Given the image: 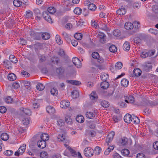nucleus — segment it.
Listing matches in <instances>:
<instances>
[{
    "mask_svg": "<svg viewBox=\"0 0 158 158\" xmlns=\"http://www.w3.org/2000/svg\"><path fill=\"white\" fill-rule=\"evenodd\" d=\"M85 156L87 157H90L92 156L94 153V151L90 147L86 148L84 151Z\"/></svg>",
    "mask_w": 158,
    "mask_h": 158,
    "instance_id": "1",
    "label": "nucleus"
},
{
    "mask_svg": "<svg viewBox=\"0 0 158 158\" xmlns=\"http://www.w3.org/2000/svg\"><path fill=\"white\" fill-rule=\"evenodd\" d=\"M26 148V145L23 144L20 147L17 151L15 152V156H19L20 155H22L25 152Z\"/></svg>",
    "mask_w": 158,
    "mask_h": 158,
    "instance_id": "2",
    "label": "nucleus"
},
{
    "mask_svg": "<svg viewBox=\"0 0 158 158\" xmlns=\"http://www.w3.org/2000/svg\"><path fill=\"white\" fill-rule=\"evenodd\" d=\"M152 67L151 63H145L142 65L143 70L146 72L150 71L152 69Z\"/></svg>",
    "mask_w": 158,
    "mask_h": 158,
    "instance_id": "3",
    "label": "nucleus"
},
{
    "mask_svg": "<svg viewBox=\"0 0 158 158\" xmlns=\"http://www.w3.org/2000/svg\"><path fill=\"white\" fill-rule=\"evenodd\" d=\"M42 15L43 18L46 21L49 23H52V19L50 16L49 15L48 13V11H44Z\"/></svg>",
    "mask_w": 158,
    "mask_h": 158,
    "instance_id": "4",
    "label": "nucleus"
},
{
    "mask_svg": "<svg viewBox=\"0 0 158 158\" xmlns=\"http://www.w3.org/2000/svg\"><path fill=\"white\" fill-rule=\"evenodd\" d=\"M72 61L74 64L77 68H80L81 66V63L80 60L77 57H74L73 58Z\"/></svg>",
    "mask_w": 158,
    "mask_h": 158,
    "instance_id": "5",
    "label": "nucleus"
},
{
    "mask_svg": "<svg viewBox=\"0 0 158 158\" xmlns=\"http://www.w3.org/2000/svg\"><path fill=\"white\" fill-rule=\"evenodd\" d=\"M114 135V132L112 131L110 132L107 136L106 140V142L107 143L111 142L112 140Z\"/></svg>",
    "mask_w": 158,
    "mask_h": 158,
    "instance_id": "6",
    "label": "nucleus"
},
{
    "mask_svg": "<svg viewBox=\"0 0 158 158\" xmlns=\"http://www.w3.org/2000/svg\"><path fill=\"white\" fill-rule=\"evenodd\" d=\"M70 105V102L68 100H63L60 103V106L62 108H66Z\"/></svg>",
    "mask_w": 158,
    "mask_h": 158,
    "instance_id": "7",
    "label": "nucleus"
},
{
    "mask_svg": "<svg viewBox=\"0 0 158 158\" xmlns=\"http://www.w3.org/2000/svg\"><path fill=\"white\" fill-rule=\"evenodd\" d=\"M62 35L66 42L69 43L71 41V35L65 32L62 33Z\"/></svg>",
    "mask_w": 158,
    "mask_h": 158,
    "instance_id": "8",
    "label": "nucleus"
},
{
    "mask_svg": "<svg viewBox=\"0 0 158 158\" xmlns=\"http://www.w3.org/2000/svg\"><path fill=\"white\" fill-rule=\"evenodd\" d=\"M132 115L129 114H126L124 117V120L125 122L127 123H130L132 121Z\"/></svg>",
    "mask_w": 158,
    "mask_h": 158,
    "instance_id": "9",
    "label": "nucleus"
},
{
    "mask_svg": "<svg viewBox=\"0 0 158 158\" xmlns=\"http://www.w3.org/2000/svg\"><path fill=\"white\" fill-rule=\"evenodd\" d=\"M30 35L34 38L35 39L37 40H39L40 39V33H39L35 32L34 31H30Z\"/></svg>",
    "mask_w": 158,
    "mask_h": 158,
    "instance_id": "10",
    "label": "nucleus"
},
{
    "mask_svg": "<svg viewBox=\"0 0 158 158\" xmlns=\"http://www.w3.org/2000/svg\"><path fill=\"white\" fill-rule=\"evenodd\" d=\"M38 147L40 148H44L46 146V143L44 141L40 140L37 142Z\"/></svg>",
    "mask_w": 158,
    "mask_h": 158,
    "instance_id": "11",
    "label": "nucleus"
},
{
    "mask_svg": "<svg viewBox=\"0 0 158 158\" xmlns=\"http://www.w3.org/2000/svg\"><path fill=\"white\" fill-rule=\"evenodd\" d=\"M46 111L51 114H53L55 113V109L52 106H48L46 107Z\"/></svg>",
    "mask_w": 158,
    "mask_h": 158,
    "instance_id": "12",
    "label": "nucleus"
},
{
    "mask_svg": "<svg viewBox=\"0 0 158 158\" xmlns=\"http://www.w3.org/2000/svg\"><path fill=\"white\" fill-rule=\"evenodd\" d=\"M124 27L127 30H131L133 28L134 25L131 22H127L125 23Z\"/></svg>",
    "mask_w": 158,
    "mask_h": 158,
    "instance_id": "13",
    "label": "nucleus"
},
{
    "mask_svg": "<svg viewBox=\"0 0 158 158\" xmlns=\"http://www.w3.org/2000/svg\"><path fill=\"white\" fill-rule=\"evenodd\" d=\"M131 122L133 123L137 124L140 122L139 118L134 115L132 114Z\"/></svg>",
    "mask_w": 158,
    "mask_h": 158,
    "instance_id": "14",
    "label": "nucleus"
},
{
    "mask_svg": "<svg viewBox=\"0 0 158 158\" xmlns=\"http://www.w3.org/2000/svg\"><path fill=\"white\" fill-rule=\"evenodd\" d=\"M64 71L65 69L64 68L60 67L56 69V72L57 74L61 75L63 74Z\"/></svg>",
    "mask_w": 158,
    "mask_h": 158,
    "instance_id": "15",
    "label": "nucleus"
},
{
    "mask_svg": "<svg viewBox=\"0 0 158 158\" xmlns=\"http://www.w3.org/2000/svg\"><path fill=\"white\" fill-rule=\"evenodd\" d=\"M20 110L26 115H31V112L30 109L24 108H21L20 109Z\"/></svg>",
    "mask_w": 158,
    "mask_h": 158,
    "instance_id": "16",
    "label": "nucleus"
},
{
    "mask_svg": "<svg viewBox=\"0 0 158 158\" xmlns=\"http://www.w3.org/2000/svg\"><path fill=\"white\" fill-rule=\"evenodd\" d=\"M126 13V10L123 7H121L117 11V13L120 15H124Z\"/></svg>",
    "mask_w": 158,
    "mask_h": 158,
    "instance_id": "17",
    "label": "nucleus"
},
{
    "mask_svg": "<svg viewBox=\"0 0 158 158\" xmlns=\"http://www.w3.org/2000/svg\"><path fill=\"white\" fill-rule=\"evenodd\" d=\"M142 71L139 68L134 69L133 71V73L136 76H139L141 74Z\"/></svg>",
    "mask_w": 158,
    "mask_h": 158,
    "instance_id": "18",
    "label": "nucleus"
},
{
    "mask_svg": "<svg viewBox=\"0 0 158 158\" xmlns=\"http://www.w3.org/2000/svg\"><path fill=\"white\" fill-rule=\"evenodd\" d=\"M123 49L125 51H129L130 48V43L128 42H126L123 44Z\"/></svg>",
    "mask_w": 158,
    "mask_h": 158,
    "instance_id": "19",
    "label": "nucleus"
},
{
    "mask_svg": "<svg viewBox=\"0 0 158 158\" xmlns=\"http://www.w3.org/2000/svg\"><path fill=\"white\" fill-rule=\"evenodd\" d=\"M65 122L68 124H72L73 123L71 117L69 115H67L65 117Z\"/></svg>",
    "mask_w": 158,
    "mask_h": 158,
    "instance_id": "20",
    "label": "nucleus"
},
{
    "mask_svg": "<svg viewBox=\"0 0 158 158\" xmlns=\"http://www.w3.org/2000/svg\"><path fill=\"white\" fill-rule=\"evenodd\" d=\"M109 84L108 82L106 81H103L101 84V87L104 89H107L109 86Z\"/></svg>",
    "mask_w": 158,
    "mask_h": 158,
    "instance_id": "21",
    "label": "nucleus"
},
{
    "mask_svg": "<svg viewBox=\"0 0 158 158\" xmlns=\"http://www.w3.org/2000/svg\"><path fill=\"white\" fill-rule=\"evenodd\" d=\"M8 80L10 81H14L16 79V75L13 73L9 74L8 76Z\"/></svg>",
    "mask_w": 158,
    "mask_h": 158,
    "instance_id": "22",
    "label": "nucleus"
},
{
    "mask_svg": "<svg viewBox=\"0 0 158 158\" xmlns=\"http://www.w3.org/2000/svg\"><path fill=\"white\" fill-rule=\"evenodd\" d=\"M129 83V81L127 79L125 78L123 79L121 81L122 85L125 87H127L128 86Z\"/></svg>",
    "mask_w": 158,
    "mask_h": 158,
    "instance_id": "23",
    "label": "nucleus"
},
{
    "mask_svg": "<svg viewBox=\"0 0 158 158\" xmlns=\"http://www.w3.org/2000/svg\"><path fill=\"white\" fill-rule=\"evenodd\" d=\"M9 136L8 134L6 133H2L1 135V138L4 141H6L8 139Z\"/></svg>",
    "mask_w": 158,
    "mask_h": 158,
    "instance_id": "24",
    "label": "nucleus"
},
{
    "mask_svg": "<svg viewBox=\"0 0 158 158\" xmlns=\"http://www.w3.org/2000/svg\"><path fill=\"white\" fill-rule=\"evenodd\" d=\"M76 121L79 123H81L84 122V117L81 115H77L76 118Z\"/></svg>",
    "mask_w": 158,
    "mask_h": 158,
    "instance_id": "25",
    "label": "nucleus"
},
{
    "mask_svg": "<svg viewBox=\"0 0 158 158\" xmlns=\"http://www.w3.org/2000/svg\"><path fill=\"white\" fill-rule=\"evenodd\" d=\"M41 140L46 142L49 139L48 135L46 134H42L40 136Z\"/></svg>",
    "mask_w": 158,
    "mask_h": 158,
    "instance_id": "26",
    "label": "nucleus"
},
{
    "mask_svg": "<svg viewBox=\"0 0 158 158\" xmlns=\"http://www.w3.org/2000/svg\"><path fill=\"white\" fill-rule=\"evenodd\" d=\"M125 101L127 103H133L134 101V98L133 96H129L127 98V99L126 98Z\"/></svg>",
    "mask_w": 158,
    "mask_h": 158,
    "instance_id": "27",
    "label": "nucleus"
},
{
    "mask_svg": "<svg viewBox=\"0 0 158 158\" xmlns=\"http://www.w3.org/2000/svg\"><path fill=\"white\" fill-rule=\"evenodd\" d=\"M109 75L106 73H102L100 76L101 79L103 81H106Z\"/></svg>",
    "mask_w": 158,
    "mask_h": 158,
    "instance_id": "28",
    "label": "nucleus"
},
{
    "mask_svg": "<svg viewBox=\"0 0 158 158\" xmlns=\"http://www.w3.org/2000/svg\"><path fill=\"white\" fill-rule=\"evenodd\" d=\"M47 11H48V13L53 14L55 13L56 11V10L53 6H50L47 9Z\"/></svg>",
    "mask_w": 158,
    "mask_h": 158,
    "instance_id": "29",
    "label": "nucleus"
},
{
    "mask_svg": "<svg viewBox=\"0 0 158 158\" xmlns=\"http://www.w3.org/2000/svg\"><path fill=\"white\" fill-rule=\"evenodd\" d=\"M55 39L56 42L59 45H60L63 44V41L61 40L60 37L59 35H56Z\"/></svg>",
    "mask_w": 158,
    "mask_h": 158,
    "instance_id": "30",
    "label": "nucleus"
},
{
    "mask_svg": "<svg viewBox=\"0 0 158 158\" xmlns=\"http://www.w3.org/2000/svg\"><path fill=\"white\" fill-rule=\"evenodd\" d=\"M95 113L94 112V113L91 112H87L86 114V117L88 118L92 119L95 116Z\"/></svg>",
    "mask_w": 158,
    "mask_h": 158,
    "instance_id": "31",
    "label": "nucleus"
},
{
    "mask_svg": "<svg viewBox=\"0 0 158 158\" xmlns=\"http://www.w3.org/2000/svg\"><path fill=\"white\" fill-rule=\"evenodd\" d=\"M88 9L92 11H95L97 8L96 5L93 3H91L89 4V5L88 6Z\"/></svg>",
    "mask_w": 158,
    "mask_h": 158,
    "instance_id": "32",
    "label": "nucleus"
},
{
    "mask_svg": "<svg viewBox=\"0 0 158 158\" xmlns=\"http://www.w3.org/2000/svg\"><path fill=\"white\" fill-rule=\"evenodd\" d=\"M42 37L43 40H47L49 39L50 38V36L48 33L45 32L42 35Z\"/></svg>",
    "mask_w": 158,
    "mask_h": 158,
    "instance_id": "33",
    "label": "nucleus"
},
{
    "mask_svg": "<svg viewBox=\"0 0 158 158\" xmlns=\"http://www.w3.org/2000/svg\"><path fill=\"white\" fill-rule=\"evenodd\" d=\"M79 95V92L76 90H74L72 92L71 96L73 98H77Z\"/></svg>",
    "mask_w": 158,
    "mask_h": 158,
    "instance_id": "34",
    "label": "nucleus"
},
{
    "mask_svg": "<svg viewBox=\"0 0 158 158\" xmlns=\"http://www.w3.org/2000/svg\"><path fill=\"white\" fill-rule=\"evenodd\" d=\"M22 122L24 125H27L29 123V119L28 118H24L22 120Z\"/></svg>",
    "mask_w": 158,
    "mask_h": 158,
    "instance_id": "35",
    "label": "nucleus"
},
{
    "mask_svg": "<svg viewBox=\"0 0 158 158\" xmlns=\"http://www.w3.org/2000/svg\"><path fill=\"white\" fill-rule=\"evenodd\" d=\"M9 59L13 63H16L18 61L17 58L12 55H10Z\"/></svg>",
    "mask_w": 158,
    "mask_h": 158,
    "instance_id": "36",
    "label": "nucleus"
},
{
    "mask_svg": "<svg viewBox=\"0 0 158 158\" xmlns=\"http://www.w3.org/2000/svg\"><path fill=\"white\" fill-rule=\"evenodd\" d=\"M94 151L95 154L99 155L101 152L102 149L99 146H96L95 148Z\"/></svg>",
    "mask_w": 158,
    "mask_h": 158,
    "instance_id": "37",
    "label": "nucleus"
},
{
    "mask_svg": "<svg viewBox=\"0 0 158 158\" xmlns=\"http://www.w3.org/2000/svg\"><path fill=\"white\" fill-rule=\"evenodd\" d=\"M98 97L96 94V92L94 91H93L91 94L90 95V98L91 100H94L97 98Z\"/></svg>",
    "mask_w": 158,
    "mask_h": 158,
    "instance_id": "38",
    "label": "nucleus"
},
{
    "mask_svg": "<svg viewBox=\"0 0 158 158\" xmlns=\"http://www.w3.org/2000/svg\"><path fill=\"white\" fill-rule=\"evenodd\" d=\"M68 82L72 85H79L81 84L79 81L74 80H68Z\"/></svg>",
    "mask_w": 158,
    "mask_h": 158,
    "instance_id": "39",
    "label": "nucleus"
},
{
    "mask_svg": "<svg viewBox=\"0 0 158 158\" xmlns=\"http://www.w3.org/2000/svg\"><path fill=\"white\" fill-rule=\"evenodd\" d=\"M109 50L110 52L114 53L117 52V49L114 45H112L109 48Z\"/></svg>",
    "mask_w": 158,
    "mask_h": 158,
    "instance_id": "40",
    "label": "nucleus"
},
{
    "mask_svg": "<svg viewBox=\"0 0 158 158\" xmlns=\"http://www.w3.org/2000/svg\"><path fill=\"white\" fill-rule=\"evenodd\" d=\"M140 105L144 106H149V100L147 99L143 100L140 103Z\"/></svg>",
    "mask_w": 158,
    "mask_h": 158,
    "instance_id": "41",
    "label": "nucleus"
},
{
    "mask_svg": "<svg viewBox=\"0 0 158 158\" xmlns=\"http://www.w3.org/2000/svg\"><path fill=\"white\" fill-rule=\"evenodd\" d=\"M122 63L121 62H118L115 64V68L116 69H120L122 68Z\"/></svg>",
    "mask_w": 158,
    "mask_h": 158,
    "instance_id": "42",
    "label": "nucleus"
},
{
    "mask_svg": "<svg viewBox=\"0 0 158 158\" xmlns=\"http://www.w3.org/2000/svg\"><path fill=\"white\" fill-rule=\"evenodd\" d=\"M101 105L104 107L107 108L108 107L109 105V102L105 100L102 101L101 103Z\"/></svg>",
    "mask_w": 158,
    "mask_h": 158,
    "instance_id": "43",
    "label": "nucleus"
},
{
    "mask_svg": "<svg viewBox=\"0 0 158 158\" xmlns=\"http://www.w3.org/2000/svg\"><path fill=\"white\" fill-rule=\"evenodd\" d=\"M13 3L14 5L17 7L20 6L22 4V2L19 0H14L13 2Z\"/></svg>",
    "mask_w": 158,
    "mask_h": 158,
    "instance_id": "44",
    "label": "nucleus"
},
{
    "mask_svg": "<svg viewBox=\"0 0 158 158\" xmlns=\"http://www.w3.org/2000/svg\"><path fill=\"white\" fill-rule=\"evenodd\" d=\"M51 94L53 95L56 96L58 94V91L56 88H53L51 89L50 91Z\"/></svg>",
    "mask_w": 158,
    "mask_h": 158,
    "instance_id": "45",
    "label": "nucleus"
},
{
    "mask_svg": "<svg viewBox=\"0 0 158 158\" xmlns=\"http://www.w3.org/2000/svg\"><path fill=\"white\" fill-rule=\"evenodd\" d=\"M40 156L41 158H48V156L47 152L43 151L40 153Z\"/></svg>",
    "mask_w": 158,
    "mask_h": 158,
    "instance_id": "46",
    "label": "nucleus"
},
{
    "mask_svg": "<svg viewBox=\"0 0 158 158\" xmlns=\"http://www.w3.org/2000/svg\"><path fill=\"white\" fill-rule=\"evenodd\" d=\"M82 10L79 7H76L74 10L73 12L74 13L77 15H79L81 13Z\"/></svg>",
    "mask_w": 158,
    "mask_h": 158,
    "instance_id": "47",
    "label": "nucleus"
},
{
    "mask_svg": "<svg viewBox=\"0 0 158 158\" xmlns=\"http://www.w3.org/2000/svg\"><path fill=\"white\" fill-rule=\"evenodd\" d=\"M44 86L42 83L38 84L36 85V88L39 90H42L44 89Z\"/></svg>",
    "mask_w": 158,
    "mask_h": 158,
    "instance_id": "48",
    "label": "nucleus"
},
{
    "mask_svg": "<svg viewBox=\"0 0 158 158\" xmlns=\"http://www.w3.org/2000/svg\"><path fill=\"white\" fill-rule=\"evenodd\" d=\"M121 152L122 155L124 156H127L130 153L129 150L127 149H124L122 150Z\"/></svg>",
    "mask_w": 158,
    "mask_h": 158,
    "instance_id": "49",
    "label": "nucleus"
},
{
    "mask_svg": "<svg viewBox=\"0 0 158 158\" xmlns=\"http://www.w3.org/2000/svg\"><path fill=\"white\" fill-rule=\"evenodd\" d=\"M74 38L78 40H80L82 38V34L80 33H76L74 35Z\"/></svg>",
    "mask_w": 158,
    "mask_h": 158,
    "instance_id": "50",
    "label": "nucleus"
},
{
    "mask_svg": "<svg viewBox=\"0 0 158 158\" xmlns=\"http://www.w3.org/2000/svg\"><path fill=\"white\" fill-rule=\"evenodd\" d=\"M51 60L54 64H57L59 61V59L57 57H54L52 58Z\"/></svg>",
    "mask_w": 158,
    "mask_h": 158,
    "instance_id": "51",
    "label": "nucleus"
},
{
    "mask_svg": "<svg viewBox=\"0 0 158 158\" xmlns=\"http://www.w3.org/2000/svg\"><path fill=\"white\" fill-rule=\"evenodd\" d=\"M5 101L7 103H11L13 101V98L10 96H8L5 98Z\"/></svg>",
    "mask_w": 158,
    "mask_h": 158,
    "instance_id": "52",
    "label": "nucleus"
},
{
    "mask_svg": "<svg viewBox=\"0 0 158 158\" xmlns=\"http://www.w3.org/2000/svg\"><path fill=\"white\" fill-rule=\"evenodd\" d=\"M57 138L59 141H63L65 140V138L63 134L59 135L57 137Z\"/></svg>",
    "mask_w": 158,
    "mask_h": 158,
    "instance_id": "53",
    "label": "nucleus"
},
{
    "mask_svg": "<svg viewBox=\"0 0 158 158\" xmlns=\"http://www.w3.org/2000/svg\"><path fill=\"white\" fill-rule=\"evenodd\" d=\"M113 34L115 36H118L121 35V32L119 30H115L113 31Z\"/></svg>",
    "mask_w": 158,
    "mask_h": 158,
    "instance_id": "54",
    "label": "nucleus"
},
{
    "mask_svg": "<svg viewBox=\"0 0 158 158\" xmlns=\"http://www.w3.org/2000/svg\"><path fill=\"white\" fill-rule=\"evenodd\" d=\"M26 13V17L28 18H31L33 16L32 12L30 10H28L27 11Z\"/></svg>",
    "mask_w": 158,
    "mask_h": 158,
    "instance_id": "55",
    "label": "nucleus"
},
{
    "mask_svg": "<svg viewBox=\"0 0 158 158\" xmlns=\"http://www.w3.org/2000/svg\"><path fill=\"white\" fill-rule=\"evenodd\" d=\"M92 56L95 59H97L100 56L98 53L97 52H93L92 53Z\"/></svg>",
    "mask_w": 158,
    "mask_h": 158,
    "instance_id": "56",
    "label": "nucleus"
},
{
    "mask_svg": "<svg viewBox=\"0 0 158 158\" xmlns=\"http://www.w3.org/2000/svg\"><path fill=\"white\" fill-rule=\"evenodd\" d=\"M140 56L141 57L143 58H145L146 57L148 56V52L143 51V52L141 54Z\"/></svg>",
    "mask_w": 158,
    "mask_h": 158,
    "instance_id": "57",
    "label": "nucleus"
},
{
    "mask_svg": "<svg viewBox=\"0 0 158 158\" xmlns=\"http://www.w3.org/2000/svg\"><path fill=\"white\" fill-rule=\"evenodd\" d=\"M127 138L123 137L122 139V141L121 142V144L123 145H125L127 144Z\"/></svg>",
    "mask_w": 158,
    "mask_h": 158,
    "instance_id": "58",
    "label": "nucleus"
},
{
    "mask_svg": "<svg viewBox=\"0 0 158 158\" xmlns=\"http://www.w3.org/2000/svg\"><path fill=\"white\" fill-rule=\"evenodd\" d=\"M98 36L99 39H100L102 38H106V35L103 33L102 32H99L98 33Z\"/></svg>",
    "mask_w": 158,
    "mask_h": 158,
    "instance_id": "59",
    "label": "nucleus"
},
{
    "mask_svg": "<svg viewBox=\"0 0 158 158\" xmlns=\"http://www.w3.org/2000/svg\"><path fill=\"white\" fill-rule=\"evenodd\" d=\"M57 124L58 125L60 126H63L64 124V122L63 119H59L57 121Z\"/></svg>",
    "mask_w": 158,
    "mask_h": 158,
    "instance_id": "60",
    "label": "nucleus"
},
{
    "mask_svg": "<svg viewBox=\"0 0 158 158\" xmlns=\"http://www.w3.org/2000/svg\"><path fill=\"white\" fill-rule=\"evenodd\" d=\"M134 25L135 28L136 29H138L140 27V24L139 22H135L134 23Z\"/></svg>",
    "mask_w": 158,
    "mask_h": 158,
    "instance_id": "61",
    "label": "nucleus"
},
{
    "mask_svg": "<svg viewBox=\"0 0 158 158\" xmlns=\"http://www.w3.org/2000/svg\"><path fill=\"white\" fill-rule=\"evenodd\" d=\"M6 111V108L4 106H0V112L2 113H4Z\"/></svg>",
    "mask_w": 158,
    "mask_h": 158,
    "instance_id": "62",
    "label": "nucleus"
},
{
    "mask_svg": "<svg viewBox=\"0 0 158 158\" xmlns=\"http://www.w3.org/2000/svg\"><path fill=\"white\" fill-rule=\"evenodd\" d=\"M33 11L36 16L41 15L40 10L38 8L35 9Z\"/></svg>",
    "mask_w": 158,
    "mask_h": 158,
    "instance_id": "63",
    "label": "nucleus"
},
{
    "mask_svg": "<svg viewBox=\"0 0 158 158\" xmlns=\"http://www.w3.org/2000/svg\"><path fill=\"white\" fill-rule=\"evenodd\" d=\"M153 147V148L156 150H158V141H156L154 143Z\"/></svg>",
    "mask_w": 158,
    "mask_h": 158,
    "instance_id": "64",
    "label": "nucleus"
}]
</instances>
